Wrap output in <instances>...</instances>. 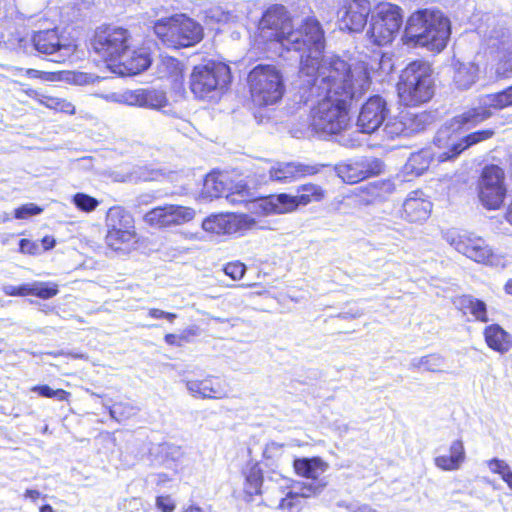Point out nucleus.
Returning <instances> with one entry per match:
<instances>
[{"label":"nucleus","mask_w":512,"mask_h":512,"mask_svg":"<svg viewBox=\"0 0 512 512\" xmlns=\"http://www.w3.org/2000/svg\"><path fill=\"white\" fill-rule=\"evenodd\" d=\"M300 98L312 103L310 126L322 135L340 134L351 123L349 111L354 101L367 91L370 76L358 65L353 69L337 56L323 57L311 74L301 73Z\"/></svg>","instance_id":"obj_1"},{"label":"nucleus","mask_w":512,"mask_h":512,"mask_svg":"<svg viewBox=\"0 0 512 512\" xmlns=\"http://www.w3.org/2000/svg\"><path fill=\"white\" fill-rule=\"evenodd\" d=\"M260 25L275 29L279 41L287 50L303 52L300 58L301 73L311 74L315 71L325 48L324 31L316 18L307 17L302 20L300 28L293 30V21L287 16L285 7L275 4L265 11Z\"/></svg>","instance_id":"obj_2"},{"label":"nucleus","mask_w":512,"mask_h":512,"mask_svg":"<svg viewBox=\"0 0 512 512\" xmlns=\"http://www.w3.org/2000/svg\"><path fill=\"white\" fill-rule=\"evenodd\" d=\"M451 35L450 20L438 10H419L407 20L403 40L408 46L442 51Z\"/></svg>","instance_id":"obj_3"},{"label":"nucleus","mask_w":512,"mask_h":512,"mask_svg":"<svg viewBox=\"0 0 512 512\" xmlns=\"http://www.w3.org/2000/svg\"><path fill=\"white\" fill-rule=\"evenodd\" d=\"M457 116L445 123L436 133L433 144L436 151L433 153L438 162H445L458 157L463 151L468 148L486 141L493 137V129H483L472 132L466 136L459 138L455 132L464 127L470 128L471 123H458L456 122Z\"/></svg>","instance_id":"obj_4"},{"label":"nucleus","mask_w":512,"mask_h":512,"mask_svg":"<svg viewBox=\"0 0 512 512\" xmlns=\"http://www.w3.org/2000/svg\"><path fill=\"white\" fill-rule=\"evenodd\" d=\"M435 92L432 68L421 60L409 63L402 71L398 94L406 106H417L431 100Z\"/></svg>","instance_id":"obj_5"},{"label":"nucleus","mask_w":512,"mask_h":512,"mask_svg":"<svg viewBox=\"0 0 512 512\" xmlns=\"http://www.w3.org/2000/svg\"><path fill=\"white\" fill-rule=\"evenodd\" d=\"M231 81V71L222 62H208L194 67L190 75V89L199 99L217 100Z\"/></svg>","instance_id":"obj_6"},{"label":"nucleus","mask_w":512,"mask_h":512,"mask_svg":"<svg viewBox=\"0 0 512 512\" xmlns=\"http://www.w3.org/2000/svg\"><path fill=\"white\" fill-rule=\"evenodd\" d=\"M154 30L163 43L173 48L194 46L202 40L204 34L202 26L185 14L159 19Z\"/></svg>","instance_id":"obj_7"},{"label":"nucleus","mask_w":512,"mask_h":512,"mask_svg":"<svg viewBox=\"0 0 512 512\" xmlns=\"http://www.w3.org/2000/svg\"><path fill=\"white\" fill-rule=\"evenodd\" d=\"M486 52L496 61V73L501 77L512 75V24L497 21L484 36Z\"/></svg>","instance_id":"obj_8"},{"label":"nucleus","mask_w":512,"mask_h":512,"mask_svg":"<svg viewBox=\"0 0 512 512\" xmlns=\"http://www.w3.org/2000/svg\"><path fill=\"white\" fill-rule=\"evenodd\" d=\"M253 102L259 106L277 103L284 94L283 77L272 65H258L248 75Z\"/></svg>","instance_id":"obj_9"},{"label":"nucleus","mask_w":512,"mask_h":512,"mask_svg":"<svg viewBox=\"0 0 512 512\" xmlns=\"http://www.w3.org/2000/svg\"><path fill=\"white\" fill-rule=\"evenodd\" d=\"M202 195L205 198L225 197L231 204H248L249 209H258L260 199H254L247 184L243 181L232 182L227 174L210 173L203 183Z\"/></svg>","instance_id":"obj_10"},{"label":"nucleus","mask_w":512,"mask_h":512,"mask_svg":"<svg viewBox=\"0 0 512 512\" xmlns=\"http://www.w3.org/2000/svg\"><path fill=\"white\" fill-rule=\"evenodd\" d=\"M403 22L402 10L391 2H380L372 15L367 36L371 43L384 46L392 42Z\"/></svg>","instance_id":"obj_11"},{"label":"nucleus","mask_w":512,"mask_h":512,"mask_svg":"<svg viewBox=\"0 0 512 512\" xmlns=\"http://www.w3.org/2000/svg\"><path fill=\"white\" fill-rule=\"evenodd\" d=\"M295 196L281 193L269 198H261L259 208L265 214H283L296 210L299 206H306L312 201H320L324 197V190L316 184H305L297 189Z\"/></svg>","instance_id":"obj_12"},{"label":"nucleus","mask_w":512,"mask_h":512,"mask_svg":"<svg viewBox=\"0 0 512 512\" xmlns=\"http://www.w3.org/2000/svg\"><path fill=\"white\" fill-rule=\"evenodd\" d=\"M444 238L456 251L477 263L505 266L504 259L495 254L483 238L475 234L449 232Z\"/></svg>","instance_id":"obj_13"},{"label":"nucleus","mask_w":512,"mask_h":512,"mask_svg":"<svg viewBox=\"0 0 512 512\" xmlns=\"http://www.w3.org/2000/svg\"><path fill=\"white\" fill-rule=\"evenodd\" d=\"M92 46L106 62L115 66L130 48V34L122 27L108 26L96 32Z\"/></svg>","instance_id":"obj_14"},{"label":"nucleus","mask_w":512,"mask_h":512,"mask_svg":"<svg viewBox=\"0 0 512 512\" xmlns=\"http://www.w3.org/2000/svg\"><path fill=\"white\" fill-rule=\"evenodd\" d=\"M19 47L26 53L35 50L39 54L55 55L51 59L54 62L64 61L73 52L72 46L62 41L57 28L35 31L30 39H20Z\"/></svg>","instance_id":"obj_15"},{"label":"nucleus","mask_w":512,"mask_h":512,"mask_svg":"<svg viewBox=\"0 0 512 512\" xmlns=\"http://www.w3.org/2000/svg\"><path fill=\"white\" fill-rule=\"evenodd\" d=\"M506 187L504 172L497 165L486 166L478 182V196L484 207L498 209L504 201Z\"/></svg>","instance_id":"obj_16"},{"label":"nucleus","mask_w":512,"mask_h":512,"mask_svg":"<svg viewBox=\"0 0 512 512\" xmlns=\"http://www.w3.org/2000/svg\"><path fill=\"white\" fill-rule=\"evenodd\" d=\"M510 106H512V86L501 92L482 96L480 105L457 115L456 122L477 125L491 117V108L502 110Z\"/></svg>","instance_id":"obj_17"},{"label":"nucleus","mask_w":512,"mask_h":512,"mask_svg":"<svg viewBox=\"0 0 512 512\" xmlns=\"http://www.w3.org/2000/svg\"><path fill=\"white\" fill-rule=\"evenodd\" d=\"M256 226V221L253 217L247 214H217L207 217L202 227L205 231L215 234H236L243 233Z\"/></svg>","instance_id":"obj_18"},{"label":"nucleus","mask_w":512,"mask_h":512,"mask_svg":"<svg viewBox=\"0 0 512 512\" xmlns=\"http://www.w3.org/2000/svg\"><path fill=\"white\" fill-rule=\"evenodd\" d=\"M195 211L179 205H165L153 208L144 215V222L152 227H170L192 220Z\"/></svg>","instance_id":"obj_19"},{"label":"nucleus","mask_w":512,"mask_h":512,"mask_svg":"<svg viewBox=\"0 0 512 512\" xmlns=\"http://www.w3.org/2000/svg\"><path fill=\"white\" fill-rule=\"evenodd\" d=\"M389 114L386 101L379 95L370 97L361 107L357 126L361 133L372 134L385 122Z\"/></svg>","instance_id":"obj_20"},{"label":"nucleus","mask_w":512,"mask_h":512,"mask_svg":"<svg viewBox=\"0 0 512 512\" xmlns=\"http://www.w3.org/2000/svg\"><path fill=\"white\" fill-rule=\"evenodd\" d=\"M326 486L327 481L295 483L286 497L281 499L279 508L286 512H300L304 499L319 495Z\"/></svg>","instance_id":"obj_21"},{"label":"nucleus","mask_w":512,"mask_h":512,"mask_svg":"<svg viewBox=\"0 0 512 512\" xmlns=\"http://www.w3.org/2000/svg\"><path fill=\"white\" fill-rule=\"evenodd\" d=\"M324 165H309L301 162H277L269 169L272 181L286 184L307 175L317 174Z\"/></svg>","instance_id":"obj_22"},{"label":"nucleus","mask_w":512,"mask_h":512,"mask_svg":"<svg viewBox=\"0 0 512 512\" xmlns=\"http://www.w3.org/2000/svg\"><path fill=\"white\" fill-rule=\"evenodd\" d=\"M377 167V160L361 157L337 164L335 172L343 182L355 184L375 174V168Z\"/></svg>","instance_id":"obj_23"},{"label":"nucleus","mask_w":512,"mask_h":512,"mask_svg":"<svg viewBox=\"0 0 512 512\" xmlns=\"http://www.w3.org/2000/svg\"><path fill=\"white\" fill-rule=\"evenodd\" d=\"M432 211V203L422 191H412L403 203L402 217L411 223L426 221Z\"/></svg>","instance_id":"obj_24"},{"label":"nucleus","mask_w":512,"mask_h":512,"mask_svg":"<svg viewBox=\"0 0 512 512\" xmlns=\"http://www.w3.org/2000/svg\"><path fill=\"white\" fill-rule=\"evenodd\" d=\"M370 8L362 2H349L339 11V28L349 32H360L367 23Z\"/></svg>","instance_id":"obj_25"},{"label":"nucleus","mask_w":512,"mask_h":512,"mask_svg":"<svg viewBox=\"0 0 512 512\" xmlns=\"http://www.w3.org/2000/svg\"><path fill=\"white\" fill-rule=\"evenodd\" d=\"M151 58L145 49L133 50L127 49V52L116 63L118 73L122 76H131L139 74L151 65Z\"/></svg>","instance_id":"obj_26"},{"label":"nucleus","mask_w":512,"mask_h":512,"mask_svg":"<svg viewBox=\"0 0 512 512\" xmlns=\"http://www.w3.org/2000/svg\"><path fill=\"white\" fill-rule=\"evenodd\" d=\"M168 104L166 93L155 88H139L131 90V106L161 110Z\"/></svg>","instance_id":"obj_27"},{"label":"nucleus","mask_w":512,"mask_h":512,"mask_svg":"<svg viewBox=\"0 0 512 512\" xmlns=\"http://www.w3.org/2000/svg\"><path fill=\"white\" fill-rule=\"evenodd\" d=\"M293 466L299 476L311 479L308 483L325 481L319 477L328 469V464L318 457L295 459Z\"/></svg>","instance_id":"obj_28"},{"label":"nucleus","mask_w":512,"mask_h":512,"mask_svg":"<svg viewBox=\"0 0 512 512\" xmlns=\"http://www.w3.org/2000/svg\"><path fill=\"white\" fill-rule=\"evenodd\" d=\"M434 159H436V156L431 148L422 149L410 155L405 164V170L407 173L416 176L422 175Z\"/></svg>","instance_id":"obj_29"},{"label":"nucleus","mask_w":512,"mask_h":512,"mask_svg":"<svg viewBox=\"0 0 512 512\" xmlns=\"http://www.w3.org/2000/svg\"><path fill=\"white\" fill-rule=\"evenodd\" d=\"M106 226L108 230L134 228L132 215L120 206L111 207L106 215Z\"/></svg>","instance_id":"obj_30"},{"label":"nucleus","mask_w":512,"mask_h":512,"mask_svg":"<svg viewBox=\"0 0 512 512\" xmlns=\"http://www.w3.org/2000/svg\"><path fill=\"white\" fill-rule=\"evenodd\" d=\"M445 358L438 354H428L422 357H415L409 363L410 369H423L428 372L442 373L444 372Z\"/></svg>","instance_id":"obj_31"},{"label":"nucleus","mask_w":512,"mask_h":512,"mask_svg":"<svg viewBox=\"0 0 512 512\" xmlns=\"http://www.w3.org/2000/svg\"><path fill=\"white\" fill-rule=\"evenodd\" d=\"M484 335L490 348L497 351H507L509 349V335L499 325L493 324L486 327Z\"/></svg>","instance_id":"obj_32"},{"label":"nucleus","mask_w":512,"mask_h":512,"mask_svg":"<svg viewBox=\"0 0 512 512\" xmlns=\"http://www.w3.org/2000/svg\"><path fill=\"white\" fill-rule=\"evenodd\" d=\"M160 78H168L178 82L182 78V65L174 57L161 56L157 64Z\"/></svg>","instance_id":"obj_33"},{"label":"nucleus","mask_w":512,"mask_h":512,"mask_svg":"<svg viewBox=\"0 0 512 512\" xmlns=\"http://www.w3.org/2000/svg\"><path fill=\"white\" fill-rule=\"evenodd\" d=\"M478 67L473 63L460 64L454 74V82L460 89L470 88L477 79Z\"/></svg>","instance_id":"obj_34"},{"label":"nucleus","mask_w":512,"mask_h":512,"mask_svg":"<svg viewBox=\"0 0 512 512\" xmlns=\"http://www.w3.org/2000/svg\"><path fill=\"white\" fill-rule=\"evenodd\" d=\"M460 305L467 309L473 317L480 322H488L486 304L471 295H464L460 298Z\"/></svg>","instance_id":"obj_35"},{"label":"nucleus","mask_w":512,"mask_h":512,"mask_svg":"<svg viewBox=\"0 0 512 512\" xmlns=\"http://www.w3.org/2000/svg\"><path fill=\"white\" fill-rule=\"evenodd\" d=\"M134 238V228L108 230L106 235V243L111 249L118 251L122 249V245L132 242Z\"/></svg>","instance_id":"obj_36"},{"label":"nucleus","mask_w":512,"mask_h":512,"mask_svg":"<svg viewBox=\"0 0 512 512\" xmlns=\"http://www.w3.org/2000/svg\"><path fill=\"white\" fill-rule=\"evenodd\" d=\"M58 285L53 282L34 281L28 283V295L50 299L58 294Z\"/></svg>","instance_id":"obj_37"},{"label":"nucleus","mask_w":512,"mask_h":512,"mask_svg":"<svg viewBox=\"0 0 512 512\" xmlns=\"http://www.w3.org/2000/svg\"><path fill=\"white\" fill-rule=\"evenodd\" d=\"M429 118H430V116L426 113H420V114L406 113V114H404L407 137L424 130L426 125L429 123Z\"/></svg>","instance_id":"obj_38"},{"label":"nucleus","mask_w":512,"mask_h":512,"mask_svg":"<svg viewBox=\"0 0 512 512\" xmlns=\"http://www.w3.org/2000/svg\"><path fill=\"white\" fill-rule=\"evenodd\" d=\"M263 476L260 468L253 465L246 474L245 492L252 496L261 493Z\"/></svg>","instance_id":"obj_39"},{"label":"nucleus","mask_w":512,"mask_h":512,"mask_svg":"<svg viewBox=\"0 0 512 512\" xmlns=\"http://www.w3.org/2000/svg\"><path fill=\"white\" fill-rule=\"evenodd\" d=\"M226 391L221 383L213 377L202 380L201 397L221 399L226 396Z\"/></svg>","instance_id":"obj_40"},{"label":"nucleus","mask_w":512,"mask_h":512,"mask_svg":"<svg viewBox=\"0 0 512 512\" xmlns=\"http://www.w3.org/2000/svg\"><path fill=\"white\" fill-rule=\"evenodd\" d=\"M383 132L389 138L407 136L404 114H402L400 117L389 119L383 128Z\"/></svg>","instance_id":"obj_41"},{"label":"nucleus","mask_w":512,"mask_h":512,"mask_svg":"<svg viewBox=\"0 0 512 512\" xmlns=\"http://www.w3.org/2000/svg\"><path fill=\"white\" fill-rule=\"evenodd\" d=\"M72 202L79 210L87 213L94 211L99 205L96 198L81 192L73 196Z\"/></svg>","instance_id":"obj_42"},{"label":"nucleus","mask_w":512,"mask_h":512,"mask_svg":"<svg viewBox=\"0 0 512 512\" xmlns=\"http://www.w3.org/2000/svg\"><path fill=\"white\" fill-rule=\"evenodd\" d=\"M32 392L38 393L41 397L55 398L59 401H67L70 393L63 389H52L48 385H36L31 388Z\"/></svg>","instance_id":"obj_43"},{"label":"nucleus","mask_w":512,"mask_h":512,"mask_svg":"<svg viewBox=\"0 0 512 512\" xmlns=\"http://www.w3.org/2000/svg\"><path fill=\"white\" fill-rule=\"evenodd\" d=\"M136 414L135 408L128 403H115L110 408V415L113 419L120 422Z\"/></svg>","instance_id":"obj_44"},{"label":"nucleus","mask_w":512,"mask_h":512,"mask_svg":"<svg viewBox=\"0 0 512 512\" xmlns=\"http://www.w3.org/2000/svg\"><path fill=\"white\" fill-rule=\"evenodd\" d=\"M359 131L348 132L347 128L343 130L340 134H334L338 136V143L341 146L346 148H355L361 145L362 139L360 137Z\"/></svg>","instance_id":"obj_45"},{"label":"nucleus","mask_w":512,"mask_h":512,"mask_svg":"<svg viewBox=\"0 0 512 512\" xmlns=\"http://www.w3.org/2000/svg\"><path fill=\"white\" fill-rule=\"evenodd\" d=\"M43 211L41 207L34 203H27L15 209V218L26 219L33 215H38Z\"/></svg>","instance_id":"obj_46"},{"label":"nucleus","mask_w":512,"mask_h":512,"mask_svg":"<svg viewBox=\"0 0 512 512\" xmlns=\"http://www.w3.org/2000/svg\"><path fill=\"white\" fill-rule=\"evenodd\" d=\"M224 272L227 276L231 277L233 280H239L244 276V274L246 272V266L240 262L228 263L224 267Z\"/></svg>","instance_id":"obj_47"},{"label":"nucleus","mask_w":512,"mask_h":512,"mask_svg":"<svg viewBox=\"0 0 512 512\" xmlns=\"http://www.w3.org/2000/svg\"><path fill=\"white\" fill-rule=\"evenodd\" d=\"M106 101L131 106V90L113 92L102 96Z\"/></svg>","instance_id":"obj_48"},{"label":"nucleus","mask_w":512,"mask_h":512,"mask_svg":"<svg viewBox=\"0 0 512 512\" xmlns=\"http://www.w3.org/2000/svg\"><path fill=\"white\" fill-rule=\"evenodd\" d=\"M488 466L493 473H497L502 479L511 472L509 465L501 459L493 458L488 462Z\"/></svg>","instance_id":"obj_49"},{"label":"nucleus","mask_w":512,"mask_h":512,"mask_svg":"<svg viewBox=\"0 0 512 512\" xmlns=\"http://www.w3.org/2000/svg\"><path fill=\"white\" fill-rule=\"evenodd\" d=\"M435 465L445 471H453L459 469L460 465L451 457L441 455L435 458Z\"/></svg>","instance_id":"obj_50"},{"label":"nucleus","mask_w":512,"mask_h":512,"mask_svg":"<svg viewBox=\"0 0 512 512\" xmlns=\"http://www.w3.org/2000/svg\"><path fill=\"white\" fill-rule=\"evenodd\" d=\"M460 466L465 460V449L461 440H455L450 445V455Z\"/></svg>","instance_id":"obj_51"},{"label":"nucleus","mask_w":512,"mask_h":512,"mask_svg":"<svg viewBox=\"0 0 512 512\" xmlns=\"http://www.w3.org/2000/svg\"><path fill=\"white\" fill-rule=\"evenodd\" d=\"M283 445L271 442L266 445L263 455L266 459H275L281 456Z\"/></svg>","instance_id":"obj_52"},{"label":"nucleus","mask_w":512,"mask_h":512,"mask_svg":"<svg viewBox=\"0 0 512 512\" xmlns=\"http://www.w3.org/2000/svg\"><path fill=\"white\" fill-rule=\"evenodd\" d=\"M3 291L9 296H26L28 295V283L20 286L5 285Z\"/></svg>","instance_id":"obj_53"},{"label":"nucleus","mask_w":512,"mask_h":512,"mask_svg":"<svg viewBox=\"0 0 512 512\" xmlns=\"http://www.w3.org/2000/svg\"><path fill=\"white\" fill-rule=\"evenodd\" d=\"M156 505L163 512H172L175 508V504L170 496H158Z\"/></svg>","instance_id":"obj_54"},{"label":"nucleus","mask_w":512,"mask_h":512,"mask_svg":"<svg viewBox=\"0 0 512 512\" xmlns=\"http://www.w3.org/2000/svg\"><path fill=\"white\" fill-rule=\"evenodd\" d=\"M39 101L42 105L50 109L58 110L61 98L48 95H41Z\"/></svg>","instance_id":"obj_55"},{"label":"nucleus","mask_w":512,"mask_h":512,"mask_svg":"<svg viewBox=\"0 0 512 512\" xmlns=\"http://www.w3.org/2000/svg\"><path fill=\"white\" fill-rule=\"evenodd\" d=\"M19 250L24 254H34L37 250V245L28 239H21L19 241Z\"/></svg>","instance_id":"obj_56"},{"label":"nucleus","mask_w":512,"mask_h":512,"mask_svg":"<svg viewBox=\"0 0 512 512\" xmlns=\"http://www.w3.org/2000/svg\"><path fill=\"white\" fill-rule=\"evenodd\" d=\"M186 387L188 391L193 396H199L201 397V387H202V380H190L186 382Z\"/></svg>","instance_id":"obj_57"},{"label":"nucleus","mask_w":512,"mask_h":512,"mask_svg":"<svg viewBox=\"0 0 512 512\" xmlns=\"http://www.w3.org/2000/svg\"><path fill=\"white\" fill-rule=\"evenodd\" d=\"M186 340V337L184 336H178L175 334H166L165 335V342L169 345H175V346H182V342Z\"/></svg>","instance_id":"obj_58"},{"label":"nucleus","mask_w":512,"mask_h":512,"mask_svg":"<svg viewBox=\"0 0 512 512\" xmlns=\"http://www.w3.org/2000/svg\"><path fill=\"white\" fill-rule=\"evenodd\" d=\"M58 111H61V112L67 113V114H74L75 106L71 102L67 101L66 99L61 98Z\"/></svg>","instance_id":"obj_59"},{"label":"nucleus","mask_w":512,"mask_h":512,"mask_svg":"<svg viewBox=\"0 0 512 512\" xmlns=\"http://www.w3.org/2000/svg\"><path fill=\"white\" fill-rule=\"evenodd\" d=\"M151 177L146 175L145 173L140 172V169H135L129 176V181H137V180H143L148 181Z\"/></svg>","instance_id":"obj_60"},{"label":"nucleus","mask_w":512,"mask_h":512,"mask_svg":"<svg viewBox=\"0 0 512 512\" xmlns=\"http://www.w3.org/2000/svg\"><path fill=\"white\" fill-rule=\"evenodd\" d=\"M351 512H375L369 505L350 504L346 506Z\"/></svg>","instance_id":"obj_61"},{"label":"nucleus","mask_w":512,"mask_h":512,"mask_svg":"<svg viewBox=\"0 0 512 512\" xmlns=\"http://www.w3.org/2000/svg\"><path fill=\"white\" fill-rule=\"evenodd\" d=\"M150 477H151L152 481L155 482L157 485L163 484L170 480L168 475L165 473L154 474V475H151Z\"/></svg>","instance_id":"obj_62"},{"label":"nucleus","mask_w":512,"mask_h":512,"mask_svg":"<svg viewBox=\"0 0 512 512\" xmlns=\"http://www.w3.org/2000/svg\"><path fill=\"white\" fill-rule=\"evenodd\" d=\"M24 72L29 78H42V76L46 74L45 72L36 69H25Z\"/></svg>","instance_id":"obj_63"},{"label":"nucleus","mask_w":512,"mask_h":512,"mask_svg":"<svg viewBox=\"0 0 512 512\" xmlns=\"http://www.w3.org/2000/svg\"><path fill=\"white\" fill-rule=\"evenodd\" d=\"M40 495L41 493L35 489H27L24 494L25 498H29L32 501L37 500L40 497Z\"/></svg>","instance_id":"obj_64"}]
</instances>
